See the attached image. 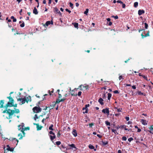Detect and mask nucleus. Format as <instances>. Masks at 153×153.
Returning <instances> with one entry per match:
<instances>
[{
    "mask_svg": "<svg viewBox=\"0 0 153 153\" xmlns=\"http://www.w3.org/2000/svg\"><path fill=\"white\" fill-rule=\"evenodd\" d=\"M7 98L9 99V101L4 106V107L5 108L7 109L9 107L13 106L16 107H17V104H14V100L10 95L9 97H7Z\"/></svg>",
    "mask_w": 153,
    "mask_h": 153,
    "instance_id": "1",
    "label": "nucleus"
},
{
    "mask_svg": "<svg viewBox=\"0 0 153 153\" xmlns=\"http://www.w3.org/2000/svg\"><path fill=\"white\" fill-rule=\"evenodd\" d=\"M7 109L6 108V109L3 111V113H6L8 114L9 115V117H10V116L12 115L14 113V111L13 110L8 109L7 110Z\"/></svg>",
    "mask_w": 153,
    "mask_h": 153,
    "instance_id": "2",
    "label": "nucleus"
},
{
    "mask_svg": "<svg viewBox=\"0 0 153 153\" xmlns=\"http://www.w3.org/2000/svg\"><path fill=\"white\" fill-rule=\"evenodd\" d=\"M33 110L34 113H38L41 112L42 109L40 107L35 106L33 108Z\"/></svg>",
    "mask_w": 153,
    "mask_h": 153,
    "instance_id": "3",
    "label": "nucleus"
},
{
    "mask_svg": "<svg viewBox=\"0 0 153 153\" xmlns=\"http://www.w3.org/2000/svg\"><path fill=\"white\" fill-rule=\"evenodd\" d=\"M7 148L5 149L4 148V153H8L7 152H8L9 151H10V152H13L14 150V149L13 148H10L9 145H7Z\"/></svg>",
    "mask_w": 153,
    "mask_h": 153,
    "instance_id": "4",
    "label": "nucleus"
},
{
    "mask_svg": "<svg viewBox=\"0 0 153 153\" xmlns=\"http://www.w3.org/2000/svg\"><path fill=\"white\" fill-rule=\"evenodd\" d=\"M90 106L89 104H86L85 105V107H83L82 108V110L84 111L85 110L84 112H83V113H88V109L87 108L88 107H89Z\"/></svg>",
    "mask_w": 153,
    "mask_h": 153,
    "instance_id": "5",
    "label": "nucleus"
},
{
    "mask_svg": "<svg viewBox=\"0 0 153 153\" xmlns=\"http://www.w3.org/2000/svg\"><path fill=\"white\" fill-rule=\"evenodd\" d=\"M102 112L104 113H106L108 114H109V108H106L105 109H103L102 111Z\"/></svg>",
    "mask_w": 153,
    "mask_h": 153,
    "instance_id": "6",
    "label": "nucleus"
},
{
    "mask_svg": "<svg viewBox=\"0 0 153 153\" xmlns=\"http://www.w3.org/2000/svg\"><path fill=\"white\" fill-rule=\"evenodd\" d=\"M50 24H51L52 25H53V22L52 20H51V21H48L47 22H46L45 24L44 25V26H48V25H50Z\"/></svg>",
    "mask_w": 153,
    "mask_h": 153,
    "instance_id": "7",
    "label": "nucleus"
},
{
    "mask_svg": "<svg viewBox=\"0 0 153 153\" xmlns=\"http://www.w3.org/2000/svg\"><path fill=\"white\" fill-rule=\"evenodd\" d=\"M24 98L25 99V100L26 101V102L28 103V102L29 101L30 102L31 101V97L30 96H28V97H24Z\"/></svg>",
    "mask_w": 153,
    "mask_h": 153,
    "instance_id": "8",
    "label": "nucleus"
},
{
    "mask_svg": "<svg viewBox=\"0 0 153 153\" xmlns=\"http://www.w3.org/2000/svg\"><path fill=\"white\" fill-rule=\"evenodd\" d=\"M79 88H75L71 92H70V93L71 94V95L72 96H77V94H74V91L76 89L77 90Z\"/></svg>",
    "mask_w": 153,
    "mask_h": 153,
    "instance_id": "9",
    "label": "nucleus"
},
{
    "mask_svg": "<svg viewBox=\"0 0 153 153\" xmlns=\"http://www.w3.org/2000/svg\"><path fill=\"white\" fill-rule=\"evenodd\" d=\"M149 31H148L147 33H146L145 35H144L143 34V33H142L141 34V36H142V38L143 39L145 37H146L148 36H149Z\"/></svg>",
    "mask_w": 153,
    "mask_h": 153,
    "instance_id": "10",
    "label": "nucleus"
},
{
    "mask_svg": "<svg viewBox=\"0 0 153 153\" xmlns=\"http://www.w3.org/2000/svg\"><path fill=\"white\" fill-rule=\"evenodd\" d=\"M4 100H1L0 101V108H2L4 107Z\"/></svg>",
    "mask_w": 153,
    "mask_h": 153,
    "instance_id": "11",
    "label": "nucleus"
},
{
    "mask_svg": "<svg viewBox=\"0 0 153 153\" xmlns=\"http://www.w3.org/2000/svg\"><path fill=\"white\" fill-rule=\"evenodd\" d=\"M140 122L142 123L144 125H147V123L146 121L145 120L141 119L140 120Z\"/></svg>",
    "mask_w": 153,
    "mask_h": 153,
    "instance_id": "12",
    "label": "nucleus"
},
{
    "mask_svg": "<svg viewBox=\"0 0 153 153\" xmlns=\"http://www.w3.org/2000/svg\"><path fill=\"white\" fill-rule=\"evenodd\" d=\"M145 13V11L143 10H139L138 11V14L140 16L142 14H144Z\"/></svg>",
    "mask_w": 153,
    "mask_h": 153,
    "instance_id": "13",
    "label": "nucleus"
},
{
    "mask_svg": "<svg viewBox=\"0 0 153 153\" xmlns=\"http://www.w3.org/2000/svg\"><path fill=\"white\" fill-rule=\"evenodd\" d=\"M98 101L101 105H104V103L103 102V100L101 98H100Z\"/></svg>",
    "mask_w": 153,
    "mask_h": 153,
    "instance_id": "14",
    "label": "nucleus"
},
{
    "mask_svg": "<svg viewBox=\"0 0 153 153\" xmlns=\"http://www.w3.org/2000/svg\"><path fill=\"white\" fill-rule=\"evenodd\" d=\"M72 134L74 135V136L75 137H76L77 135L76 131L75 129H73L72 132Z\"/></svg>",
    "mask_w": 153,
    "mask_h": 153,
    "instance_id": "15",
    "label": "nucleus"
},
{
    "mask_svg": "<svg viewBox=\"0 0 153 153\" xmlns=\"http://www.w3.org/2000/svg\"><path fill=\"white\" fill-rule=\"evenodd\" d=\"M33 13L36 15H37L38 14V12L37 10V9L35 7H34L33 10Z\"/></svg>",
    "mask_w": 153,
    "mask_h": 153,
    "instance_id": "16",
    "label": "nucleus"
},
{
    "mask_svg": "<svg viewBox=\"0 0 153 153\" xmlns=\"http://www.w3.org/2000/svg\"><path fill=\"white\" fill-rule=\"evenodd\" d=\"M149 128L150 129V131H149L152 134H153V125L149 127Z\"/></svg>",
    "mask_w": 153,
    "mask_h": 153,
    "instance_id": "17",
    "label": "nucleus"
},
{
    "mask_svg": "<svg viewBox=\"0 0 153 153\" xmlns=\"http://www.w3.org/2000/svg\"><path fill=\"white\" fill-rule=\"evenodd\" d=\"M42 126H39V124L37 125V126H36L37 130V131L40 130L42 129Z\"/></svg>",
    "mask_w": 153,
    "mask_h": 153,
    "instance_id": "18",
    "label": "nucleus"
},
{
    "mask_svg": "<svg viewBox=\"0 0 153 153\" xmlns=\"http://www.w3.org/2000/svg\"><path fill=\"white\" fill-rule=\"evenodd\" d=\"M50 139L52 141H53V140H54V139H55L56 137L55 134H54V135H53V136H52V135H50Z\"/></svg>",
    "mask_w": 153,
    "mask_h": 153,
    "instance_id": "19",
    "label": "nucleus"
},
{
    "mask_svg": "<svg viewBox=\"0 0 153 153\" xmlns=\"http://www.w3.org/2000/svg\"><path fill=\"white\" fill-rule=\"evenodd\" d=\"M59 11V10L57 7H55L54 8V10L53 11V12L55 13V14L57 13Z\"/></svg>",
    "mask_w": 153,
    "mask_h": 153,
    "instance_id": "20",
    "label": "nucleus"
},
{
    "mask_svg": "<svg viewBox=\"0 0 153 153\" xmlns=\"http://www.w3.org/2000/svg\"><path fill=\"white\" fill-rule=\"evenodd\" d=\"M72 24L74 25V27L76 28H78V24L77 23H73Z\"/></svg>",
    "mask_w": 153,
    "mask_h": 153,
    "instance_id": "21",
    "label": "nucleus"
},
{
    "mask_svg": "<svg viewBox=\"0 0 153 153\" xmlns=\"http://www.w3.org/2000/svg\"><path fill=\"white\" fill-rule=\"evenodd\" d=\"M101 142L102 143V144L104 146H105L106 145H107L108 144V141L104 142L102 141Z\"/></svg>",
    "mask_w": 153,
    "mask_h": 153,
    "instance_id": "22",
    "label": "nucleus"
},
{
    "mask_svg": "<svg viewBox=\"0 0 153 153\" xmlns=\"http://www.w3.org/2000/svg\"><path fill=\"white\" fill-rule=\"evenodd\" d=\"M18 137H19V140H21L22 139L23 137V136L21 133H20L18 134Z\"/></svg>",
    "mask_w": 153,
    "mask_h": 153,
    "instance_id": "23",
    "label": "nucleus"
},
{
    "mask_svg": "<svg viewBox=\"0 0 153 153\" xmlns=\"http://www.w3.org/2000/svg\"><path fill=\"white\" fill-rule=\"evenodd\" d=\"M25 130V129L24 128H22L21 129V131L22 133V134L23 135V137H24L25 136V133L24 132V131Z\"/></svg>",
    "mask_w": 153,
    "mask_h": 153,
    "instance_id": "24",
    "label": "nucleus"
},
{
    "mask_svg": "<svg viewBox=\"0 0 153 153\" xmlns=\"http://www.w3.org/2000/svg\"><path fill=\"white\" fill-rule=\"evenodd\" d=\"M142 76L145 80H146L147 81H149L150 79H149V80L148 79H147V76L143 75V76Z\"/></svg>",
    "mask_w": 153,
    "mask_h": 153,
    "instance_id": "25",
    "label": "nucleus"
},
{
    "mask_svg": "<svg viewBox=\"0 0 153 153\" xmlns=\"http://www.w3.org/2000/svg\"><path fill=\"white\" fill-rule=\"evenodd\" d=\"M83 87L85 88L86 90L88 89H89V86L88 85H83Z\"/></svg>",
    "mask_w": 153,
    "mask_h": 153,
    "instance_id": "26",
    "label": "nucleus"
},
{
    "mask_svg": "<svg viewBox=\"0 0 153 153\" xmlns=\"http://www.w3.org/2000/svg\"><path fill=\"white\" fill-rule=\"evenodd\" d=\"M13 111H14V113H19L20 112L19 110L18 109L15 108V110H13Z\"/></svg>",
    "mask_w": 153,
    "mask_h": 153,
    "instance_id": "27",
    "label": "nucleus"
},
{
    "mask_svg": "<svg viewBox=\"0 0 153 153\" xmlns=\"http://www.w3.org/2000/svg\"><path fill=\"white\" fill-rule=\"evenodd\" d=\"M138 5V2H136L134 3V7L136 8L137 7Z\"/></svg>",
    "mask_w": 153,
    "mask_h": 153,
    "instance_id": "28",
    "label": "nucleus"
},
{
    "mask_svg": "<svg viewBox=\"0 0 153 153\" xmlns=\"http://www.w3.org/2000/svg\"><path fill=\"white\" fill-rule=\"evenodd\" d=\"M108 100H110L111 97L112 95L111 94L109 93L108 94Z\"/></svg>",
    "mask_w": 153,
    "mask_h": 153,
    "instance_id": "29",
    "label": "nucleus"
},
{
    "mask_svg": "<svg viewBox=\"0 0 153 153\" xmlns=\"http://www.w3.org/2000/svg\"><path fill=\"white\" fill-rule=\"evenodd\" d=\"M11 19H13V22H16V19L15 18L14 16H12L11 17Z\"/></svg>",
    "mask_w": 153,
    "mask_h": 153,
    "instance_id": "30",
    "label": "nucleus"
},
{
    "mask_svg": "<svg viewBox=\"0 0 153 153\" xmlns=\"http://www.w3.org/2000/svg\"><path fill=\"white\" fill-rule=\"evenodd\" d=\"M112 131L114 132L115 134H118V133L117 132L116 130L115 129H111Z\"/></svg>",
    "mask_w": 153,
    "mask_h": 153,
    "instance_id": "31",
    "label": "nucleus"
},
{
    "mask_svg": "<svg viewBox=\"0 0 153 153\" xmlns=\"http://www.w3.org/2000/svg\"><path fill=\"white\" fill-rule=\"evenodd\" d=\"M69 146L75 149H76V148L75 147V145L74 144H72L71 145H69Z\"/></svg>",
    "mask_w": 153,
    "mask_h": 153,
    "instance_id": "32",
    "label": "nucleus"
},
{
    "mask_svg": "<svg viewBox=\"0 0 153 153\" xmlns=\"http://www.w3.org/2000/svg\"><path fill=\"white\" fill-rule=\"evenodd\" d=\"M53 124H51V126L49 127V129L51 130H53Z\"/></svg>",
    "mask_w": 153,
    "mask_h": 153,
    "instance_id": "33",
    "label": "nucleus"
},
{
    "mask_svg": "<svg viewBox=\"0 0 153 153\" xmlns=\"http://www.w3.org/2000/svg\"><path fill=\"white\" fill-rule=\"evenodd\" d=\"M21 101L22 102V104H21V105L24 104L26 102L25 99L24 98H22Z\"/></svg>",
    "mask_w": 153,
    "mask_h": 153,
    "instance_id": "34",
    "label": "nucleus"
},
{
    "mask_svg": "<svg viewBox=\"0 0 153 153\" xmlns=\"http://www.w3.org/2000/svg\"><path fill=\"white\" fill-rule=\"evenodd\" d=\"M60 100L59 99V98H58V99H57L56 100V103H57V104H58L60 102H61V101H60Z\"/></svg>",
    "mask_w": 153,
    "mask_h": 153,
    "instance_id": "35",
    "label": "nucleus"
},
{
    "mask_svg": "<svg viewBox=\"0 0 153 153\" xmlns=\"http://www.w3.org/2000/svg\"><path fill=\"white\" fill-rule=\"evenodd\" d=\"M89 148L91 149H93L94 148V146H93L92 145H89Z\"/></svg>",
    "mask_w": 153,
    "mask_h": 153,
    "instance_id": "36",
    "label": "nucleus"
},
{
    "mask_svg": "<svg viewBox=\"0 0 153 153\" xmlns=\"http://www.w3.org/2000/svg\"><path fill=\"white\" fill-rule=\"evenodd\" d=\"M89 10L88 9H86L85 11L84 12V13L86 15H87V14Z\"/></svg>",
    "mask_w": 153,
    "mask_h": 153,
    "instance_id": "37",
    "label": "nucleus"
},
{
    "mask_svg": "<svg viewBox=\"0 0 153 153\" xmlns=\"http://www.w3.org/2000/svg\"><path fill=\"white\" fill-rule=\"evenodd\" d=\"M105 123L107 126H110V123L108 121H106L105 122Z\"/></svg>",
    "mask_w": 153,
    "mask_h": 153,
    "instance_id": "38",
    "label": "nucleus"
},
{
    "mask_svg": "<svg viewBox=\"0 0 153 153\" xmlns=\"http://www.w3.org/2000/svg\"><path fill=\"white\" fill-rule=\"evenodd\" d=\"M12 141H14V142H15H15H17V143H18L19 142L18 140H17V139H16V138H15L13 139ZM17 144H16V145Z\"/></svg>",
    "mask_w": 153,
    "mask_h": 153,
    "instance_id": "39",
    "label": "nucleus"
},
{
    "mask_svg": "<svg viewBox=\"0 0 153 153\" xmlns=\"http://www.w3.org/2000/svg\"><path fill=\"white\" fill-rule=\"evenodd\" d=\"M25 124L23 123H22L21 125H19L18 126L19 127H20V126H22V128H23V127L24 126Z\"/></svg>",
    "mask_w": 153,
    "mask_h": 153,
    "instance_id": "40",
    "label": "nucleus"
},
{
    "mask_svg": "<svg viewBox=\"0 0 153 153\" xmlns=\"http://www.w3.org/2000/svg\"><path fill=\"white\" fill-rule=\"evenodd\" d=\"M70 6L72 8H73V4L71 2L69 3Z\"/></svg>",
    "mask_w": 153,
    "mask_h": 153,
    "instance_id": "41",
    "label": "nucleus"
},
{
    "mask_svg": "<svg viewBox=\"0 0 153 153\" xmlns=\"http://www.w3.org/2000/svg\"><path fill=\"white\" fill-rule=\"evenodd\" d=\"M122 140L124 141H126L127 140L126 137L125 136H123L122 137Z\"/></svg>",
    "mask_w": 153,
    "mask_h": 153,
    "instance_id": "42",
    "label": "nucleus"
},
{
    "mask_svg": "<svg viewBox=\"0 0 153 153\" xmlns=\"http://www.w3.org/2000/svg\"><path fill=\"white\" fill-rule=\"evenodd\" d=\"M56 143V144L58 146L61 143L60 141H57Z\"/></svg>",
    "mask_w": 153,
    "mask_h": 153,
    "instance_id": "43",
    "label": "nucleus"
},
{
    "mask_svg": "<svg viewBox=\"0 0 153 153\" xmlns=\"http://www.w3.org/2000/svg\"><path fill=\"white\" fill-rule=\"evenodd\" d=\"M133 140V138L132 137H131L129 138L128 139V141L130 142H131V141Z\"/></svg>",
    "mask_w": 153,
    "mask_h": 153,
    "instance_id": "44",
    "label": "nucleus"
},
{
    "mask_svg": "<svg viewBox=\"0 0 153 153\" xmlns=\"http://www.w3.org/2000/svg\"><path fill=\"white\" fill-rule=\"evenodd\" d=\"M20 26L21 27H23L25 26V23L24 22H23V23L20 25Z\"/></svg>",
    "mask_w": 153,
    "mask_h": 153,
    "instance_id": "45",
    "label": "nucleus"
},
{
    "mask_svg": "<svg viewBox=\"0 0 153 153\" xmlns=\"http://www.w3.org/2000/svg\"><path fill=\"white\" fill-rule=\"evenodd\" d=\"M119 80H123V76L122 75L120 76L119 77Z\"/></svg>",
    "mask_w": 153,
    "mask_h": 153,
    "instance_id": "46",
    "label": "nucleus"
},
{
    "mask_svg": "<svg viewBox=\"0 0 153 153\" xmlns=\"http://www.w3.org/2000/svg\"><path fill=\"white\" fill-rule=\"evenodd\" d=\"M137 94L139 95H143V93L141 92L140 91H138L137 92Z\"/></svg>",
    "mask_w": 153,
    "mask_h": 153,
    "instance_id": "47",
    "label": "nucleus"
},
{
    "mask_svg": "<svg viewBox=\"0 0 153 153\" xmlns=\"http://www.w3.org/2000/svg\"><path fill=\"white\" fill-rule=\"evenodd\" d=\"M144 25H145V28H146V29H147L148 28V24L146 23H144Z\"/></svg>",
    "mask_w": 153,
    "mask_h": 153,
    "instance_id": "48",
    "label": "nucleus"
},
{
    "mask_svg": "<svg viewBox=\"0 0 153 153\" xmlns=\"http://www.w3.org/2000/svg\"><path fill=\"white\" fill-rule=\"evenodd\" d=\"M117 112H121L122 111V108H119L117 109Z\"/></svg>",
    "mask_w": 153,
    "mask_h": 153,
    "instance_id": "49",
    "label": "nucleus"
},
{
    "mask_svg": "<svg viewBox=\"0 0 153 153\" xmlns=\"http://www.w3.org/2000/svg\"><path fill=\"white\" fill-rule=\"evenodd\" d=\"M94 125V123H93L89 124V126L90 127H92V126Z\"/></svg>",
    "mask_w": 153,
    "mask_h": 153,
    "instance_id": "50",
    "label": "nucleus"
},
{
    "mask_svg": "<svg viewBox=\"0 0 153 153\" xmlns=\"http://www.w3.org/2000/svg\"><path fill=\"white\" fill-rule=\"evenodd\" d=\"M38 118V117L37 116V114H35L34 117V119L35 120H36V119Z\"/></svg>",
    "mask_w": 153,
    "mask_h": 153,
    "instance_id": "51",
    "label": "nucleus"
},
{
    "mask_svg": "<svg viewBox=\"0 0 153 153\" xmlns=\"http://www.w3.org/2000/svg\"><path fill=\"white\" fill-rule=\"evenodd\" d=\"M120 128H125L126 127V126L125 125H122L120 126Z\"/></svg>",
    "mask_w": 153,
    "mask_h": 153,
    "instance_id": "52",
    "label": "nucleus"
},
{
    "mask_svg": "<svg viewBox=\"0 0 153 153\" xmlns=\"http://www.w3.org/2000/svg\"><path fill=\"white\" fill-rule=\"evenodd\" d=\"M124 85L125 87L131 86V85L130 84H125Z\"/></svg>",
    "mask_w": 153,
    "mask_h": 153,
    "instance_id": "53",
    "label": "nucleus"
},
{
    "mask_svg": "<svg viewBox=\"0 0 153 153\" xmlns=\"http://www.w3.org/2000/svg\"><path fill=\"white\" fill-rule=\"evenodd\" d=\"M82 93V92L79 91L78 92V94H77V95H78L79 96H80L81 95Z\"/></svg>",
    "mask_w": 153,
    "mask_h": 153,
    "instance_id": "54",
    "label": "nucleus"
},
{
    "mask_svg": "<svg viewBox=\"0 0 153 153\" xmlns=\"http://www.w3.org/2000/svg\"><path fill=\"white\" fill-rule=\"evenodd\" d=\"M61 135V134L60 133L59 131L58 132L57 134V137H59Z\"/></svg>",
    "mask_w": 153,
    "mask_h": 153,
    "instance_id": "55",
    "label": "nucleus"
},
{
    "mask_svg": "<svg viewBox=\"0 0 153 153\" xmlns=\"http://www.w3.org/2000/svg\"><path fill=\"white\" fill-rule=\"evenodd\" d=\"M112 17L116 19H118V17L117 16H112Z\"/></svg>",
    "mask_w": 153,
    "mask_h": 153,
    "instance_id": "56",
    "label": "nucleus"
},
{
    "mask_svg": "<svg viewBox=\"0 0 153 153\" xmlns=\"http://www.w3.org/2000/svg\"><path fill=\"white\" fill-rule=\"evenodd\" d=\"M83 85H79V88L81 90H82V86H83Z\"/></svg>",
    "mask_w": 153,
    "mask_h": 153,
    "instance_id": "57",
    "label": "nucleus"
},
{
    "mask_svg": "<svg viewBox=\"0 0 153 153\" xmlns=\"http://www.w3.org/2000/svg\"><path fill=\"white\" fill-rule=\"evenodd\" d=\"M56 103L55 102H53L52 104V106L53 107V108L55 105H56Z\"/></svg>",
    "mask_w": 153,
    "mask_h": 153,
    "instance_id": "58",
    "label": "nucleus"
},
{
    "mask_svg": "<svg viewBox=\"0 0 153 153\" xmlns=\"http://www.w3.org/2000/svg\"><path fill=\"white\" fill-rule=\"evenodd\" d=\"M66 100V98H63L62 99H60L61 102H64L65 100Z\"/></svg>",
    "mask_w": 153,
    "mask_h": 153,
    "instance_id": "59",
    "label": "nucleus"
},
{
    "mask_svg": "<svg viewBox=\"0 0 153 153\" xmlns=\"http://www.w3.org/2000/svg\"><path fill=\"white\" fill-rule=\"evenodd\" d=\"M25 129V130H30V127H25L24 128Z\"/></svg>",
    "mask_w": 153,
    "mask_h": 153,
    "instance_id": "60",
    "label": "nucleus"
},
{
    "mask_svg": "<svg viewBox=\"0 0 153 153\" xmlns=\"http://www.w3.org/2000/svg\"><path fill=\"white\" fill-rule=\"evenodd\" d=\"M114 94H118L119 93V92L117 90H115L114 91Z\"/></svg>",
    "mask_w": 153,
    "mask_h": 153,
    "instance_id": "61",
    "label": "nucleus"
},
{
    "mask_svg": "<svg viewBox=\"0 0 153 153\" xmlns=\"http://www.w3.org/2000/svg\"><path fill=\"white\" fill-rule=\"evenodd\" d=\"M49 133L50 134H52V135H54L55 134L52 131H50L49 132Z\"/></svg>",
    "mask_w": 153,
    "mask_h": 153,
    "instance_id": "62",
    "label": "nucleus"
},
{
    "mask_svg": "<svg viewBox=\"0 0 153 153\" xmlns=\"http://www.w3.org/2000/svg\"><path fill=\"white\" fill-rule=\"evenodd\" d=\"M117 3H120V4H123V2L122 1H120V0H118L117 1Z\"/></svg>",
    "mask_w": 153,
    "mask_h": 153,
    "instance_id": "63",
    "label": "nucleus"
},
{
    "mask_svg": "<svg viewBox=\"0 0 153 153\" xmlns=\"http://www.w3.org/2000/svg\"><path fill=\"white\" fill-rule=\"evenodd\" d=\"M65 10L66 11L68 12L69 13H70L71 12V11L70 10L67 8L65 9Z\"/></svg>",
    "mask_w": 153,
    "mask_h": 153,
    "instance_id": "64",
    "label": "nucleus"
}]
</instances>
